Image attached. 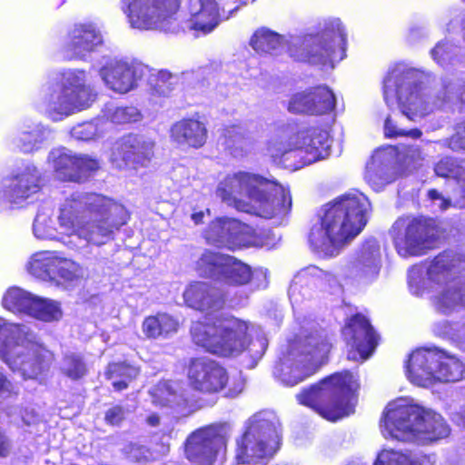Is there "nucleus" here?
Wrapping results in <instances>:
<instances>
[{
    "mask_svg": "<svg viewBox=\"0 0 465 465\" xmlns=\"http://www.w3.org/2000/svg\"><path fill=\"white\" fill-rule=\"evenodd\" d=\"M35 338V334L26 326L0 317V358L5 362L15 353L25 352V343Z\"/></svg>",
    "mask_w": 465,
    "mask_h": 465,
    "instance_id": "30",
    "label": "nucleus"
},
{
    "mask_svg": "<svg viewBox=\"0 0 465 465\" xmlns=\"http://www.w3.org/2000/svg\"><path fill=\"white\" fill-rule=\"evenodd\" d=\"M40 173L32 163L16 168L0 183V201L17 207L40 190Z\"/></svg>",
    "mask_w": 465,
    "mask_h": 465,
    "instance_id": "20",
    "label": "nucleus"
},
{
    "mask_svg": "<svg viewBox=\"0 0 465 465\" xmlns=\"http://www.w3.org/2000/svg\"><path fill=\"white\" fill-rule=\"evenodd\" d=\"M17 394L15 386L0 371V397L9 398Z\"/></svg>",
    "mask_w": 465,
    "mask_h": 465,
    "instance_id": "56",
    "label": "nucleus"
},
{
    "mask_svg": "<svg viewBox=\"0 0 465 465\" xmlns=\"http://www.w3.org/2000/svg\"><path fill=\"white\" fill-rule=\"evenodd\" d=\"M216 195L238 211L265 219L285 216L292 208L288 189L249 172L225 175L217 185Z\"/></svg>",
    "mask_w": 465,
    "mask_h": 465,
    "instance_id": "4",
    "label": "nucleus"
},
{
    "mask_svg": "<svg viewBox=\"0 0 465 465\" xmlns=\"http://www.w3.org/2000/svg\"><path fill=\"white\" fill-rule=\"evenodd\" d=\"M336 282L335 277L323 272L316 266H308L301 270L294 277L290 289L289 297L292 302L299 303L301 288L306 284L316 288H323L325 285H331Z\"/></svg>",
    "mask_w": 465,
    "mask_h": 465,
    "instance_id": "36",
    "label": "nucleus"
},
{
    "mask_svg": "<svg viewBox=\"0 0 465 465\" xmlns=\"http://www.w3.org/2000/svg\"><path fill=\"white\" fill-rule=\"evenodd\" d=\"M430 200L433 201L434 204L440 210L444 211L450 206V201L444 198L438 191L430 190L428 193Z\"/></svg>",
    "mask_w": 465,
    "mask_h": 465,
    "instance_id": "59",
    "label": "nucleus"
},
{
    "mask_svg": "<svg viewBox=\"0 0 465 465\" xmlns=\"http://www.w3.org/2000/svg\"><path fill=\"white\" fill-rule=\"evenodd\" d=\"M159 416L156 415V414H152L150 415L148 418H147V422L148 424H150L151 426H156L159 424Z\"/></svg>",
    "mask_w": 465,
    "mask_h": 465,
    "instance_id": "64",
    "label": "nucleus"
},
{
    "mask_svg": "<svg viewBox=\"0 0 465 465\" xmlns=\"http://www.w3.org/2000/svg\"><path fill=\"white\" fill-rule=\"evenodd\" d=\"M381 429L386 439L419 444H427L450 434V428L441 415L407 398L397 399L387 405Z\"/></svg>",
    "mask_w": 465,
    "mask_h": 465,
    "instance_id": "6",
    "label": "nucleus"
},
{
    "mask_svg": "<svg viewBox=\"0 0 465 465\" xmlns=\"http://www.w3.org/2000/svg\"><path fill=\"white\" fill-rule=\"evenodd\" d=\"M62 315L59 302L35 295L28 316L49 322L60 320Z\"/></svg>",
    "mask_w": 465,
    "mask_h": 465,
    "instance_id": "47",
    "label": "nucleus"
},
{
    "mask_svg": "<svg viewBox=\"0 0 465 465\" xmlns=\"http://www.w3.org/2000/svg\"><path fill=\"white\" fill-rule=\"evenodd\" d=\"M345 33L339 19L325 24L324 29L306 41L303 53L297 59L332 69L345 56Z\"/></svg>",
    "mask_w": 465,
    "mask_h": 465,
    "instance_id": "15",
    "label": "nucleus"
},
{
    "mask_svg": "<svg viewBox=\"0 0 465 465\" xmlns=\"http://www.w3.org/2000/svg\"><path fill=\"white\" fill-rule=\"evenodd\" d=\"M180 0H122V10L133 28L163 30L176 14Z\"/></svg>",
    "mask_w": 465,
    "mask_h": 465,
    "instance_id": "17",
    "label": "nucleus"
},
{
    "mask_svg": "<svg viewBox=\"0 0 465 465\" xmlns=\"http://www.w3.org/2000/svg\"><path fill=\"white\" fill-rule=\"evenodd\" d=\"M420 276V269L412 268L409 272V286L411 292L419 296L422 295L424 290L419 284V279Z\"/></svg>",
    "mask_w": 465,
    "mask_h": 465,
    "instance_id": "55",
    "label": "nucleus"
},
{
    "mask_svg": "<svg viewBox=\"0 0 465 465\" xmlns=\"http://www.w3.org/2000/svg\"><path fill=\"white\" fill-rule=\"evenodd\" d=\"M381 269V250L376 240L367 241L357 256L346 265V275L351 278L371 280Z\"/></svg>",
    "mask_w": 465,
    "mask_h": 465,
    "instance_id": "29",
    "label": "nucleus"
},
{
    "mask_svg": "<svg viewBox=\"0 0 465 465\" xmlns=\"http://www.w3.org/2000/svg\"><path fill=\"white\" fill-rule=\"evenodd\" d=\"M191 334L195 344L220 357L238 356L249 346L262 357L268 345L259 327L233 316L194 322Z\"/></svg>",
    "mask_w": 465,
    "mask_h": 465,
    "instance_id": "5",
    "label": "nucleus"
},
{
    "mask_svg": "<svg viewBox=\"0 0 465 465\" xmlns=\"http://www.w3.org/2000/svg\"><path fill=\"white\" fill-rule=\"evenodd\" d=\"M384 133L387 137H398V136H410L411 138H419L421 135V132L417 129H411L406 131L397 126L391 116H388L384 124Z\"/></svg>",
    "mask_w": 465,
    "mask_h": 465,
    "instance_id": "52",
    "label": "nucleus"
},
{
    "mask_svg": "<svg viewBox=\"0 0 465 465\" xmlns=\"http://www.w3.org/2000/svg\"><path fill=\"white\" fill-rule=\"evenodd\" d=\"M39 95L38 110L54 122L90 107L96 97L82 70L64 72L59 82L45 83Z\"/></svg>",
    "mask_w": 465,
    "mask_h": 465,
    "instance_id": "7",
    "label": "nucleus"
},
{
    "mask_svg": "<svg viewBox=\"0 0 465 465\" xmlns=\"http://www.w3.org/2000/svg\"><path fill=\"white\" fill-rule=\"evenodd\" d=\"M359 388L350 372L335 373L296 395L300 404L308 406L326 420L336 421L354 411Z\"/></svg>",
    "mask_w": 465,
    "mask_h": 465,
    "instance_id": "8",
    "label": "nucleus"
},
{
    "mask_svg": "<svg viewBox=\"0 0 465 465\" xmlns=\"http://www.w3.org/2000/svg\"><path fill=\"white\" fill-rule=\"evenodd\" d=\"M59 223V222L57 221ZM34 235L40 240H56L63 242L66 245H74L76 243L67 239L66 235L62 232L60 226L55 228L52 221V210L47 207L40 209L35 216L33 223Z\"/></svg>",
    "mask_w": 465,
    "mask_h": 465,
    "instance_id": "38",
    "label": "nucleus"
},
{
    "mask_svg": "<svg viewBox=\"0 0 465 465\" xmlns=\"http://www.w3.org/2000/svg\"><path fill=\"white\" fill-rule=\"evenodd\" d=\"M143 74L141 64L123 59H112L100 69V76L105 85L119 94L134 89Z\"/></svg>",
    "mask_w": 465,
    "mask_h": 465,
    "instance_id": "23",
    "label": "nucleus"
},
{
    "mask_svg": "<svg viewBox=\"0 0 465 465\" xmlns=\"http://www.w3.org/2000/svg\"><path fill=\"white\" fill-rule=\"evenodd\" d=\"M148 450L140 445L132 444L129 446V458L136 461H143L148 459Z\"/></svg>",
    "mask_w": 465,
    "mask_h": 465,
    "instance_id": "57",
    "label": "nucleus"
},
{
    "mask_svg": "<svg viewBox=\"0 0 465 465\" xmlns=\"http://www.w3.org/2000/svg\"><path fill=\"white\" fill-rule=\"evenodd\" d=\"M279 420L272 411L252 415L245 423L243 434L236 440L234 456L230 465H249L271 458L279 448Z\"/></svg>",
    "mask_w": 465,
    "mask_h": 465,
    "instance_id": "11",
    "label": "nucleus"
},
{
    "mask_svg": "<svg viewBox=\"0 0 465 465\" xmlns=\"http://www.w3.org/2000/svg\"><path fill=\"white\" fill-rule=\"evenodd\" d=\"M104 130L102 121L96 120L74 126L71 130V135L76 140L90 141L100 137Z\"/></svg>",
    "mask_w": 465,
    "mask_h": 465,
    "instance_id": "50",
    "label": "nucleus"
},
{
    "mask_svg": "<svg viewBox=\"0 0 465 465\" xmlns=\"http://www.w3.org/2000/svg\"><path fill=\"white\" fill-rule=\"evenodd\" d=\"M102 42V35L94 24L78 25L69 35L64 55L67 59L84 58Z\"/></svg>",
    "mask_w": 465,
    "mask_h": 465,
    "instance_id": "28",
    "label": "nucleus"
},
{
    "mask_svg": "<svg viewBox=\"0 0 465 465\" xmlns=\"http://www.w3.org/2000/svg\"><path fill=\"white\" fill-rule=\"evenodd\" d=\"M62 372L72 380H78L87 372V367L81 355L67 353L61 362Z\"/></svg>",
    "mask_w": 465,
    "mask_h": 465,
    "instance_id": "49",
    "label": "nucleus"
},
{
    "mask_svg": "<svg viewBox=\"0 0 465 465\" xmlns=\"http://www.w3.org/2000/svg\"><path fill=\"white\" fill-rule=\"evenodd\" d=\"M203 216V212L194 213L192 214V220L194 222L195 224H199L200 223H202Z\"/></svg>",
    "mask_w": 465,
    "mask_h": 465,
    "instance_id": "63",
    "label": "nucleus"
},
{
    "mask_svg": "<svg viewBox=\"0 0 465 465\" xmlns=\"http://www.w3.org/2000/svg\"><path fill=\"white\" fill-rule=\"evenodd\" d=\"M153 402L160 406L181 407L185 404V399L177 392V385L163 382L151 392Z\"/></svg>",
    "mask_w": 465,
    "mask_h": 465,
    "instance_id": "48",
    "label": "nucleus"
},
{
    "mask_svg": "<svg viewBox=\"0 0 465 465\" xmlns=\"http://www.w3.org/2000/svg\"><path fill=\"white\" fill-rule=\"evenodd\" d=\"M124 205L96 193H74L61 203L57 220L67 239L102 245L127 223Z\"/></svg>",
    "mask_w": 465,
    "mask_h": 465,
    "instance_id": "2",
    "label": "nucleus"
},
{
    "mask_svg": "<svg viewBox=\"0 0 465 465\" xmlns=\"http://www.w3.org/2000/svg\"><path fill=\"white\" fill-rule=\"evenodd\" d=\"M463 262L460 254L449 251L435 257L428 267V278L434 290L432 303L440 313L449 314L465 305V274L453 276Z\"/></svg>",
    "mask_w": 465,
    "mask_h": 465,
    "instance_id": "12",
    "label": "nucleus"
},
{
    "mask_svg": "<svg viewBox=\"0 0 465 465\" xmlns=\"http://www.w3.org/2000/svg\"><path fill=\"white\" fill-rule=\"evenodd\" d=\"M430 75L403 64L392 68L383 84L384 101L388 106L397 105L410 120L422 118L436 109L461 110L465 106V82L446 77L431 96L428 88Z\"/></svg>",
    "mask_w": 465,
    "mask_h": 465,
    "instance_id": "1",
    "label": "nucleus"
},
{
    "mask_svg": "<svg viewBox=\"0 0 465 465\" xmlns=\"http://www.w3.org/2000/svg\"><path fill=\"white\" fill-rule=\"evenodd\" d=\"M336 104L335 95L327 86H318L294 94L289 101L288 110L293 114H325Z\"/></svg>",
    "mask_w": 465,
    "mask_h": 465,
    "instance_id": "27",
    "label": "nucleus"
},
{
    "mask_svg": "<svg viewBox=\"0 0 465 465\" xmlns=\"http://www.w3.org/2000/svg\"><path fill=\"white\" fill-rule=\"evenodd\" d=\"M106 117L115 124H128L141 120L142 114L134 106L108 107Z\"/></svg>",
    "mask_w": 465,
    "mask_h": 465,
    "instance_id": "51",
    "label": "nucleus"
},
{
    "mask_svg": "<svg viewBox=\"0 0 465 465\" xmlns=\"http://www.w3.org/2000/svg\"><path fill=\"white\" fill-rule=\"evenodd\" d=\"M153 148L154 143L152 139L138 134H128L114 143L110 161L118 169L144 166L153 158Z\"/></svg>",
    "mask_w": 465,
    "mask_h": 465,
    "instance_id": "22",
    "label": "nucleus"
},
{
    "mask_svg": "<svg viewBox=\"0 0 465 465\" xmlns=\"http://www.w3.org/2000/svg\"><path fill=\"white\" fill-rule=\"evenodd\" d=\"M178 329L179 322L167 313L148 316L142 323V331L148 339H167Z\"/></svg>",
    "mask_w": 465,
    "mask_h": 465,
    "instance_id": "37",
    "label": "nucleus"
},
{
    "mask_svg": "<svg viewBox=\"0 0 465 465\" xmlns=\"http://www.w3.org/2000/svg\"><path fill=\"white\" fill-rule=\"evenodd\" d=\"M330 350L331 343L322 332L300 337L289 343L273 373L285 386H295L320 369Z\"/></svg>",
    "mask_w": 465,
    "mask_h": 465,
    "instance_id": "9",
    "label": "nucleus"
},
{
    "mask_svg": "<svg viewBox=\"0 0 465 465\" xmlns=\"http://www.w3.org/2000/svg\"><path fill=\"white\" fill-rule=\"evenodd\" d=\"M250 45L257 53L277 55L283 48V37L268 28L262 27L254 32Z\"/></svg>",
    "mask_w": 465,
    "mask_h": 465,
    "instance_id": "41",
    "label": "nucleus"
},
{
    "mask_svg": "<svg viewBox=\"0 0 465 465\" xmlns=\"http://www.w3.org/2000/svg\"><path fill=\"white\" fill-rule=\"evenodd\" d=\"M424 153L419 146H387L376 150L366 164L365 180L374 191H381L393 183L401 173V167L419 164Z\"/></svg>",
    "mask_w": 465,
    "mask_h": 465,
    "instance_id": "13",
    "label": "nucleus"
},
{
    "mask_svg": "<svg viewBox=\"0 0 465 465\" xmlns=\"http://www.w3.org/2000/svg\"><path fill=\"white\" fill-rule=\"evenodd\" d=\"M25 347V352L8 357L5 363L25 379H35L48 368L53 355L50 351L36 342L35 338L32 339V341H27Z\"/></svg>",
    "mask_w": 465,
    "mask_h": 465,
    "instance_id": "26",
    "label": "nucleus"
},
{
    "mask_svg": "<svg viewBox=\"0 0 465 465\" xmlns=\"http://www.w3.org/2000/svg\"><path fill=\"white\" fill-rule=\"evenodd\" d=\"M454 419L459 425L465 427V407L455 414Z\"/></svg>",
    "mask_w": 465,
    "mask_h": 465,
    "instance_id": "62",
    "label": "nucleus"
},
{
    "mask_svg": "<svg viewBox=\"0 0 465 465\" xmlns=\"http://www.w3.org/2000/svg\"><path fill=\"white\" fill-rule=\"evenodd\" d=\"M35 417L33 413H28L25 411V413L21 415V420L25 425H31L35 422Z\"/></svg>",
    "mask_w": 465,
    "mask_h": 465,
    "instance_id": "61",
    "label": "nucleus"
},
{
    "mask_svg": "<svg viewBox=\"0 0 465 465\" xmlns=\"http://www.w3.org/2000/svg\"><path fill=\"white\" fill-rule=\"evenodd\" d=\"M190 28L203 35L211 33L221 22L216 0H195L190 5Z\"/></svg>",
    "mask_w": 465,
    "mask_h": 465,
    "instance_id": "31",
    "label": "nucleus"
},
{
    "mask_svg": "<svg viewBox=\"0 0 465 465\" xmlns=\"http://www.w3.org/2000/svg\"><path fill=\"white\" fill-rule=\"evenodd\" d=\"M188 379L194 390L203 392H217L228 382L226 370L208 358H198L191 361Z\"/></svg>",
    "mask_w": 465,
    "mask_h": 465,
    "instance_id": "24",
    "label": "nucleus"
},
{
    "mask_svg": "<svg viewBox=\"0 0 465 465\" xmlns=\"http://www.w3.org/2000/svg\"><path fill=\"white\" fill-rule=\"evenodd\" d=\"M246 227L238 220L231 218H220L213 221L204 237L210 243L217 245H230L240 241V235Z\"/></svg>",
    "mask_w": 465,
    "mask_h": 465,
    "instance_id": "35",
    "label": "nucleus"
},
{
    "mask_svg": "<svg viewBox=\"0 0 465 465\" xmlns=\"http://www.w3.org/2000/svg\"><path fill=\"white\" fill-rule=\"evenodd\" d=\"M229 257V255L206 249L196 260L194 269L200 276L218 282Z\"/></svg>",
    "mask_w": 465,
    "mask_h": 465,
    "instance_id": "39",
    "label": "nucleus"
},
{
    "mask_svg": "<svg viewBox=\"0 0 465 465\" xmlns=\"http://www.w3.org/2000/svg\"><path fill=\"white\" fill-rule=\"evenodd\" d=\"M224 143L235 156H242L251 147L248 132L242 125H231L223 129Z\"/></svg>",
    "mask_w": 465,
    "mask_h": 465,
    "instance_id": "46",
    "label": "nucleus"
},
{
    "mask_svg": "<svg viewBox=\"0 0 465 465\" xmlns=\"http://www.w3.org/2000/svg\"><path fill=\"white\" fill-rule=\"evenodd\" d=\"M33 276L65 288L79 284L85 270L78 262L54 251H43L31 255L26 263Z\"/></svg>",
    "mask_w": 465,
    "mask_h": 465,
    "instance_id": "14",
    "label": "nucleus"
},
{
    "mask_svg": "<svg viewBox=\"0 0 465 465\" xmlns=\"http://www.w3.org/2000/svg\"><path fill=\"white\" fill-rule=\"evenodd\" d=\"M50 134L49 128L25 120L18 124L12 143L23 153H33L40 149L42 143L49 138Z\"/></svg>",
    "mask_w": 465,
    "mask_h": 465,
    "instance_id": "32",
    "label": "nucleus"
},
{
    "mask_svg": "<svg viewBox=\"0 0 465 465\" xmlns=\"http://www.w3.org/2000/svg\"><path fill=\"white\" fill-rule=\"evenodd\" d=\"M373 465H435L430 456H412L393 450H383Z\"/></svg>",
    "mask_w": 465,
    "mask_h": 465,
    "instance_id": "43",
    "label": "nucleus"
},
{
    "mask_svg": "<svg viewBox=\"0 0 465 465\" xmlns=\"http://www.w3.org/2000/svg\"><path fill=\"white\" fill-rule=\"evenodd\" d=\"M139 372V369L134 365L118 362L109 364L104 375L107 380L112 381L114 389L120 391L126 389L128 384L138 376Z\"/></svg>",
    "mask_w": 465,
    "mask_h": 465,
    "instance_id": "45",
    "label": "nucleus"
},
{
    "mask_svg": "<svg viewBox=\"0 0 465 465\" xmlns=\"http://www.w3.org/2000/svg\"><path fill=\"white\" fill-rule=\"evenodd\" d=\"M434 171L438 176L456 180L460 199L456 200L455 204L460 208L465 207V168L457 160L444 157L435 164Z\"/></svg>",
    "mask_w": 465,
    "mask_h": 465,
    "instance_id": "40",
    "label": "nucleus"
},
{
    "mask_svg": "<svg viewBox=\"0 0 465 465\" xmlns=\"http://www.w3.org/2000/svg\"><path fill=\"white\" fill-rule=\"evenodd\" d=\"M185 303L195 310H216L223 306V298L209 283H191L183 292Z\"/></svg>",
    "mask_w": 465,
    "mask_h": 465,
    "instance_id": "33",
    "label": "nucleus"
},
{
    "mask_svg": "<svg viewBox=\"0 0 465 465\" xmlns=\"http://www.w3.org/2000/svg\"><path fill=\"white\" fill-rule=\"evenodd\" d=\"M47 160L56 178L64 182H84L99 168L95 159L75 155L64 147L53 149Z\"/></svg>",
    "mask_w": 465,
    "mask_h": 465,
    "instance_id": "21",
    "label": "nucleus"
},
{
    "mask_svg": "<svg viewBox=\"0 0 465 465\" xmlns=\"http://www.w3.org/2000/svg\"><path fill=\"white\" fill-rule=\"evenodd\" d=\"M371 211L366 195L355 191L325 204L312 224L308 241L313 252L335 256L364 228Z\"/></svg>",
    "mask_w": 465,
    "mask_h": 465,
    "instance_id": "3",
    "label": "nucleus"
},
{
    "mask_svg": "<svg viewBox=\"0 0 465 465\" xmlns=\"http://www.w3.org/2000/svg\"><path fill=\"white\" fill-rule=\"evenodd\" d=\"M12 450V442L9 438L0 430V457H6Z\"/></svg>",
    "mask_w": 465,
    "mask_h": 465,
    "instance_id": "60",
    "label": "nucleus"
},
{
    "mask_svg": "<svg viewBox=\"0 0 465 465\" xmlns=\"http://www.w3.org/2000/svg\"><path fill=\"white\" fill-rule=\"evenodd\" d=\"M171 138L181 146L200 148L206 142L207 129L198 120L183 119L172 126Z\"/></svg>",
    "mask_w": 465,
    "mask_h": 465,
    "instance_id": "34",
    "label": "nucleus"
},
{
    "mask_svg": "<svg viewBox=\"0 0 465 465\" xmlns=\"http://www.w3.org/2000/svg\"><path fill=\"white\" fill-rule=\"evenodd\" d=\"M218 282L230 287L247 284L252 279L250 266L230 256Z\"/></svg>",
    "mask_w": 465,
    "mask_h": 465,
    "instance_id": "42",
    "label": "nucleus"
},
{
    "mask_svg": "<svg viewBox=\"0 0 465 465\" xmlns=\"http://www.w3.org/2000/svg\"><path fill=\"white\" fill-rule=\"evenodd\" d=\"M328 133L316 126L302 127L288 143L272 141L268 146V152L272 157L283 155L289 152L299 151L304 153L303 163L311 164L324 159L329 149Z\"/></svg>",
    "mask_w": 465,
    "mask_h": 465,
    "instance_id": "19",
    "label": "nucleus"
},
{
    "mask_svg": "<svg viewBox=\"0 0 465 465\" xmlns=\"http://www.w3.org/2000/svg\"><path fill=\"white\" fill-rule=\"evenodd\" d=\"M464 372V364L455 354L439 348L416 350L406 364L410 381L425 388L438 382L459 381Z\"/></svg>",
    "mask_w": 465,
    "mask_h": 465,
    "instance_id": "10",
    "label": "nucleus"
},
{
    "mask_svg": "<svg viewBox=\"0 0 465 465\" xmlns=\"http://www.w3.org/2000/svg\"><path fill=\"white\" fill-rule=\"evenodd\" d=\"M444 143L451 150L465 149V120L455 128V134L444 141Z\"/></svg>",
    "mask_w": 465,
    "mask_h": 465,
    "instance_id": "54",
    "label": "nucleus"
},
{
    "mask_svg": "<svg viewBox=\"0 0 465 465\" xmlns=\"http://www.w3.org/2000/svg\"><path fill=\"white\" fill-rule=\"evenodd\" d=\"M343 335L347 343L354 349V351H349V360L356 361L358 360L357 356L361 361L367 360L378 344V336L369 321L360 314L350 319L343 329Z\"/></svg>",
    "mask_w": 465,
    "mask_h": 465,
    "instance_id": "25",
    "label": "nucleus"
},
{
    "mask_svg": "<svg viewBox=\"0 0 465 465\" xmlns=\"http://www.w3.org/2000/svg\"><path fill=\"white\" fill-rule=\"evenodd\" d=\"M35 295L19 287H11L4 294L3 307L14 313L28 315Z\"/></svg>",
    "mask_w": 465,
    "mask_h": 465,
    "instance_id": "44",
    "label": "nucleus"
},
{
    "mask_svg": "<svg viewBox=\"0 0 465 465\" xmlns=\"http://www.w3.org/2000/svg\"><path fill=\"white\" fill-rule=\"evenodd\" d=\"M124 418V411L120 406H114L107 411L105 420L110 424L115 425Z\"/></svg>",
    "mask_w": 465,
    "mask_h": 465,
    "instance_id": "58",
    "label": "nucleus"
},
{
    "mask_svg": "<svg viewBox=\"0 0 465 465\" xmlns=\"http://www.w3.org/2000/svg\"><path fill=\"white\" fill-rule=\"evenodd\" d=\"M453 46L447 42H439L430 51L432 59L440 64H444L451 59L453 53Z\"/></svg>",
    "mask_w": 465,
    "mask_h": 465,
    "instance_id": "53",
    "label": "nucleus"
},
{
    "mask_svg": "<svg viewBox=\"0 0 465 465\" xmlns=\"http://www.w3.org/2000/svg\"><path fill=\"white\" fill-rule=\"evenodd\" d=\"M231 431L227 423L212 424L195 430L186 440V458L197 465H213L217 454L226 448Z\"/></svg>",
    "mask_w": 465,
    "mask_h": 465,
    "instance_id": "18",
    "label": "nucleus"
},
{
    "mask_svg": "<svg viewBox=\"0 0 465 465\" xmlns=\"http://www.w3.org/2000/svg\"><path fill=\"white\" fill-rule=\"evenodd\" d=\"M397 252L402 257L420 255L431 248L436 231L433 223L423 217H400L390 230Z\"/></svg>",
    "mask_w": 465,
    "mask_h": 465,
    "instance_id": "16",
    "label": "nucleus"
}]
</instances>
